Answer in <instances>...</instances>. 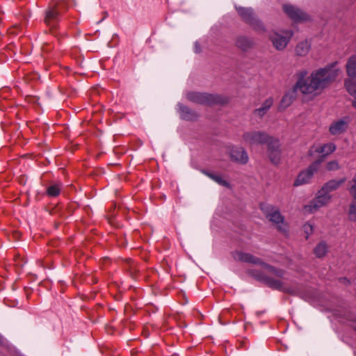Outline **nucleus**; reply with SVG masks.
Returning a JSON list of instances; mask_svg holds the SVG:
<instances>
[{"label": "nucleus", "mask_w": 356, "mask_h": 356, "mask_svg": "<svg viewBox=\"0 0 356 356\" xmlns=\"http://www.w3.org/2000/svg\"><path fill=\"white\" fill-rule=\"evenodd\" d=\"M337 62H334L314 70L309 76V83L300 81L298 86L300 92L305 95H317L329 86L335 81L340 70L337 67Z\"/></svg>", "instance_id": "nucleus-1"}, {"label": "nucleus", "mask_w": 356, "mask_h": 356, "mask_svg": "<svg viewBox=\"0 0 356 356\" xmlns=\"http://www.w3.org/2000/svg\"><path fill=\"white\" fill-rule=\"evenodd\" d=\"M261 209L266 218L275 225L280 232H287L288 225L277 208L270 204H261Z\"/></svg>", "instance_id": "nucleus-2"}, {"label": "nucleus", "mask_w": 356, "mask_h": 356, "mask_svg": "<svg viewBox=\"0 0 356 356\" xmlns=\"http://www.w3.org/2000/svg\"><path fill=\"white\" fill-rule=\"evenodd\" d=\"M234 257L236 260L242 262H247L260 265L264 269L266 270L268 272L276 275L278 277H282L285 274V272L283 270L276 268L272 266H270L261 261L260 259L255 257L254 256L249 253L236 252L234 254Z\"/></svg>", "instance_id": "nucleus-3"}, {"label": "nucleus", "mask_w": 356, "mask_h": 356, "mask_svg": "<svg viewBox=\"0 0 356 356\" xmlns=\"http://www.w3.org/2000/svg\"><path fill=\"white\" fill-rule=\"evenodd\" d=\"M186 98L192 102L200 104H222L227 102L220 95L198 92H188Z\"/></svg>", "instance_id": "nucleus-4"}, {"label": "nucleus", "mask_w": 356, "mask_h": 356, "mask_svg": "<svg viewBox=\"0 0 356 356\" xmlns=\"http://www.w3.org/2000/svg\"><path fill=\"white\" fill-rule=\"evenodd\" d=\"M241 19L257 31H264L265 27L257 17L252 8L235 6Z\"/></svg>", "instance_id": "nucleus-5"}, {"label": "nucleus", "mask_w": 356, "mask_h": 356, "mask_svg": "<svg viewBox=\"0 0 356 356\" xmlns=\"http://www.w3.org/2000/svg\"><path fill=\"white\" fill-rule=\"evenodd\" d=\"M243 140L250 145L268 144L273 137L261 131H250L243 134Z\"/></svg>", "instance_id": "nucleus-6"}, {"label": "nucleus", "mask_w": 356, "mask_h": 356, "mask_svg": "<svg viewBox=\"0 0 356 356\" xmlns=\"http://www.w3.org/2000/svg\"><path fill=\"white\" fill-rule=\"evenodd\" d=\"M321 163L322 159H317L312 163L306 170L299 173L293 185L298 186L308 184L312 179L314 172L318 171Z\"/></svg>", "instance_id": "nucleus-7"}, {"label": "nucleus", "mask_w": 356, "mask_h": 356, "mask_svg": "<svg viewBox=\"0 0 356 356\" xmlns=\"http://www.w3.org/2000/svg\"><path fill=\"white\" fill-rule=\"evenodd\" d=\"M332 195L318 191L316 197L305 206V209L311 213L316 211L319 208L327 205L331 200Z\"/></svg>", "instance_id": "nucleus-8"}, {"label": "nucleus", "mask_w": 356, "mask_h": 356, "mask_svg": "<svg viewBox=\"0 0 356 356\" xmlns=\"http://www.w3.org/2000/svg\"><path fill=\"white\" fill-rule=\"evenodd\" d=\"M250 273L255 277L258 280L264 282L268 286L279 290L280 291L291 293L290 289L285 286L283 283L279 280H275L274 278L270 277L261 273L255 274L253 271H250Z\"/></svg>", "instance_id": "nucleus-9"}, {"label": "nucleus", "mask_w": 356, "mask_h": 356, "mask_svg": "<svg viewBox=\"0 0 356 356\" xmlns=\"http://www.w3.org/2000/svg\"><path fill=\"white\" fill-rule=\"evenodd\" d=\"M336 149L337 147L333 143H328L323 145H315L310 148L308 154L309 156H314L315 154H320L318 159H322L323 161L327 156L334 152Z\"/></svg>", "instance_id": "nucleus-10"}, {"label": "nucleus", "mask_w": 356, "mask_h": 356, "mask_svg": "<svg viewBox=\"0 0 356 356\" xmlns=\"http://www.w3.org/2000/svg\"><path fill=\"white\" fill-rule=\"evenodd\" d=\"M292 35L291 31H285L282 33H275L270 39L276 49L282 50L286 47Z\"/></svg>", "instance_id": "nucleus-11"}, {"label": "nucleus", "mask_w": 356, "mask_h": 356, "mask_svg": "<svg viewBox=\"0 0 356 356\" xmlns=\"http://www.w3.org/2000/svg\"><path fill=\"white\" fill-rule=\"evenodd\" d=\"M350 119L345 117L332 122L329 127V132L332 136H339L345 133L349 126Z\"/></svg>", "instance_id": "nucleus-12"}, {"label": "nucleus", "mask_w": 356, "mask_h": 356, "mask_svg": "<svg viewBox=\"0 0 356 356\" xmlns=\"http://www.w3.org/2000/svg\"><path fill=\"white\" fill-rule=\"evenodd\" d=\"M229 155L232 161L239 164H246L249 159L246 151L239 146L232 147Z\"/></svg>", "instance_id": "nucleus-13"}, {"label": "nucleus", "mask_w": 356, "mask_h": 356, "mask_svg": "<svg viewBox=\"0 0 356 356\" xmlns=\"http://www.w3.org/2000/svg\"><path fill=\"white\" fill-rule=\"evenodd\" d=\"M284 13L293 20L296 22L304 21L307 19V15L305 13L299 8L289 4H284L283 6Z\"/></svg>", "instance_id": "nucleus-14"}, {"label": "nucleus", "mask_w": 356, "mask_h": 356, "mask_svg": "<svg viewBox=\"0 0 356 356\" xmlns=\"http://www.w3.org/2000/svg\"><path fill=\"white\" fill-rule=\"evenodd\" d=\"M267 145L270 160L273 163L277 164L280 161V149L278 140L273 138Z\"/></svg>", "instance_id": "nucleus-15"}, {"label": "nucleus", "mask_w": 356, "mask_h": 356, "mask_svg": "<svg viewBox=\"0 0 356 356\" xmlns=\"http://www.w3.org/2000/svg\"><path fill=\"white\" fill-rule=\"evenodd\" d=\"M60 13L58 8L49 7L46 11L45 22L51 28L56 26L59 20Z\"/></svg>", "instance_id": "nucleus-16"}, {"label": "nucleus", "mask_w": 356, "mask_h": 356, "mask_svg": "<svg viewBox=\"0 0 356 356\" xmlns=\"http://www.w3.org/2000/svg\"><path fill=\"white\" fill-rule=\"evenodd\" d=\"M274 104V99L272 97H268L261 104V106L254 110L253 113L259 118L264 117Z\"/></svg>", "instance_id": "nucleus-17"}, {"label": "nucleus", "mask_w": 356, "mask_h": 356, "mask_svg": "<svg viewBox=\"0 0 356 356\" xmlns=\"http://www.w3.org/2000/svg\"><path fill=\"white\" fill-rule=\"evenodd\" d=\"M345 181L346 179L344 178L339 180H330L325 184L324 186L321 188V192L330 194L332 191L338 189L345 182Z\"/></svg>", "instance_id": "nucleus-18"}, {"label": "nucleus", "mask_w": 356, "mask_h": 356, "mask_svg": "<svg viewBox=\"0 0 356 356\" xmlns=\"http://www.w3.org/2000/svg\"><path fill=\"white\" fill-rule=\"evenodd\" d=\"M298 88H294L291 89V90L288 91L282 97L280 107L285 109L286 108L289 107L293 102V100L296 97V90Z\"/></svg>", "instance_id": "nucleus-19"}, {"label": "nucleus", "mask_w": 356, "mask_h": 356, "mask_svg": "<svg viewBox=\"0 0 356 356\" xmlns=\"http://www.w3.org/2000/svg\"><path fill=\"white\" fill-rule=\"evenodd\" d=\"M179 111L180 113L181 118L186 120H193L197 118V115L195 112L193 111L188 107L178 104Z\"/></svg>", "instance_id": "nucleus-20"}, {"label": "nucleus", "mask_w": 356, "mask_h": 356, "mask_svg": "<svg viewBox=\"0 0 356 356\" xmlns=\"http://www.w3.org/2000/svg\"><path fill=\"white\" fill-rule=\"evenodd\" d=\"M345 86L348 93L354 97L352 104L353 107L356 108V81L351 79H348L345 81Z\"/></svg>", "instance_id": "nucleus-21"}, {"label": "nucleus", "mask_w": 356, "mask_h": 356, "mask_svg": "<svg viewBox=\"0 0 356 356\" xmlns=\"http://www.w3.org/2000/svg\"><path fill=\"white\" fill-rule=\"evenodd\" d=\"M346 72L348 76L356 77V55L349 58L346 63Z\"/></svg>", "instance_id": "nucleus-22"}, {"label": "nucleus", "mask_w": 356, "mask_h": 356, "mask_svg": "<svg viewBox=\"0 0 356 356\" xmlns=\"http://www.w3.org/2000/svg\"><path fill=\"white\" fill-rule=\"evenodd\" d=\"M236 45L243 51H247L253 45L252 40L245 37H238L236 41Z\"/></svg>", "instance_id": "nucleus-23"}, {"label": "nucleus", "mask_w": 356, "mask_h": 356, "mask_svg": "<svg viewBox=\"0 0 356 356\" xmlns=\"http://www.w3.org/2000/svg\"><path fill=\"white\" fill-rule=\"evenodd\" d=\"M310 48L311 46L308 41H302L297 44L296 53L298 56H305L309 53Z\"/></svg>", "instance_id": "nucleus-24"}, {"label": "nucleus", "mask_w": 356, "mask_h": 356, "mask_svg": "<svg viewBox=\"0 0 356 356\" xmlns=\"http://www.w3.org/2000/svg\"><path fill=\"white\" fill-rule=\"evenodd\" d=\"M328 251V248L325 241H321L316 245L314 249V253L316 257L321 258L324 257Z\"/></svg>", "instance_id": "nucleus-25"}, {"label": "nucleus", "mask_w": 356, "mask_h": 356, "mask_svg": "<svg viewBox=\"0 0 356 356\" xmlns=\"http://www.w3.org/2000/svg\"><path fill=\"white\" fill-rule=\"evenodd\" d=\"M61 190V184L57 183L49 186L47 188V193L50 197H56L60 194Z\"/></svg>", "instance_id": "nucleus-26"}, {"label": "nucleus", "mask_w": 356, "mask_h": 356, "mask_svg": "<svg viewBox=\"0 0 356 356\" xmlns=\"http://www.w3.org/2000/svg\"><path fill=\"white\" fill-rule=\"evenodd\" d=\"M204 173L207 177H209L210 179H211L212 180H213L214 181H216V183H218L220 185H222V186H227L228 185V183L218 175H216V174H214L212 172H207V171H204Z\"/></svg>", "instance_id": "nucleus-27"}, {"label": "nucleus", "mask_w": 356, "mask_h": 356, "mask_svg": "<svg viewBox=\"0 0 356 356\" xmlns=\"http://www.w3.org/2000/svg\"><path fill=\"white\" fill-rule=\"evenodd\" d=\"M307 72L306 70H301L298 73V79L295 85L296 88H298L300 91V88L298 86L300 81H303L306 83H309V76L306 78Z\"/></svg>", "instance_id": "nucleus-28"}, {"label": "nucleus", "mask_w": 356, "mask_h": 356, "mask_svg": "<svg viewBox=\"0 0 356 356\" xmlns=\"http://www.w3.org/2000/svg\"><path fill=\"white\" fill-rule=\"evenodd\" d=\"M348 218L351 221H356V205L355 204L350 205Z\"/></svg>", "instance_id": "nucleus-29"}, {"label": "nucleus", "mask_w": 356, "mask_h": 356, "mask_svg": "<svg viewBox=\"0 0 356 356\" xmlns=\"http://www.w3.org/2000/svg\"><path fill=\"white\" fill-rule=\"evenodd\" d=\"M339 168V165L335 160L330 161L326 164V169L329 171L337 170Z\"/></svg>", "instance_id": "nucleus-30"}, {"label": "nucleus", "mask_w": 356, "mask_h": 356, "mask_svg": "<svg viewBox=\"0 0 356 356\" xmlns=\"http://www.w3.org/2000/svg\"><path fill=\"white\" fill-rule=\"evenodd\" d=\"M313 225L310 222H306L303 225V230L307 238L313 233Z\"/></svg>", "instance_id": "nucleus-31"}, {"label": "nucleus", "mask_w": 356, "mask_h": 356, "mask_svg": "<svg viewBox=\"0 0 356 356\" xmlns=\"http://www.w3.org/2000/svg\"><path fill=\"white\" fill-rule=\"evenodd\" d=\"M194 51L197 54L200 53L201 51L200 45L197 42H196L194 44Z\"/></svg>", "instance_id": "nucleus-32"}, {"label": "nucleus", "mask_w": 356, "mask_h": 356, "mask_svg": "<svg viewBox=\"0 0 356 356\" xmlns=\"http://www.w3.org/2000/svg\"><path fill=\"white\" fill-rule=\"evenodd\" d=\"M353 184L350 186V189H355L356 188V174L355 175L353 179H352V181Z\"/></svg>", "instance_id": "nucleus-33"}, {"label": "nucleus", "mask_w": 356, "mask_h": 356, "mask_svg": "<svg viewBox=\"0 0 356 356\" xmlns=\"http://www.w3.org/2000/svg\"><path fill=\"white\" fill-rule=\"evenodd\" d=\"M350 195L356 200V188L355 189H349Z\"/></svg>", "instance_id": "nucleus-34"}, {"label": "nucleus", "mask_w": 356, "mask_h": 356, "mask_svg": "<svg viewBox=\"0 0 356 356\" xmlns=\"http://www.w3.org/2000/svg\"><path fill=\"white\" fill-rule=\"evenodd\" d=\"M340 280H341V282H348V280H346V278H345V277L341 278Z\"/></svg>", "instance_id": "nucleus-35"}, {"label": "nucleus", "mask_w": 356, "mask_h": 356, "mask_svg": "<svg viewBox=\"0 0 356 356\" xmlns=\"http://www.w3.org/2000/svg\"><path fill=\"white\" fill-rule=\"evenodd\" d=\"M353 327L356 330V322L353 324Z\"/></svg>", "instance_id": "nucleus-36"}]
</instances>
